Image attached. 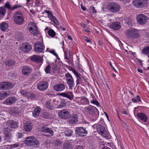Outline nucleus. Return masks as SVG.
Masks as SVG:
<instances>
[{"label": "nucleus", "instance_id": "1", "mask_svg": "<svg viewBox=\"0 0 149 149\" xmlns=\"http://www.w3.org/2000/svg\"><path fill=\"white\" fill-rule=\"evenodd\" d=\"M24 141L27 145L35 147H37L39 144V142L38 139L32 136L27 137Z\"/></svg>", "mask_w": 149, "mask_h": 149}, {"label": "nucleus", "instance_id": "2", "mask_svg": "<svg viewBox=\"0 0 149 149\" xmlns=\"http://www.w3.org/2000/svg\"><path fill=\"white\" fill-rule=\"evenodd\" d=\"M13 17L15 22L18 25L22 24L24 21L23 16L20 12H15L14 14Z\"/></svg>", "mask_w": 149, "mask_h": 149}, {"label": "nucleus", "instance_id": "3", "mask_svg": "<svg viewBox=\"0 0 149 149\" xmlns=\"http://www.w3.org/2000/svg\"><path fill=\"white\" fill-rule=\"evenodd\" d=\"M126 36L128 38L134 39L139 36L137 30L135 29H130L127 30L126 32Z\"/></svg>", "mask_w": 149, "mask_h": 149}, {"label": "nucleus", "instance_id": "4", "mask_svg": "<svg viewBox=\"0 0 149 149\" xmlns=\"http://www.w3.org/2000/svg\"><path fill=\"white\" fill-rule=\"evenodd\" d=\"M66 83L70 89H72L74 85V82L72 75L67 73L65 75Z\"/></svg>", "mask_w": 149, "mask_h": 149}, {"label": "nucleus", "instance_id": "5", "mask_svg": "<svg viewBox=\"0 0 149 149\" xmlns=\"http://www.w3.org/2000/svg\"><path fill=\"white\" fill-rule=\"evenodd\" d=\"M97 131L103 136L107 137L108 136V133L105 130V128L101 125H95Z\"/></svg>", "mask_w": 149, "mask_h": 149}, {"label": "nucleus", "instance_id": "6", "mask_svg": "<svg viewBox=\"0 0 149 149\" xmlns=\"http://www.w3.org/2000/svg\"><path fill=\"white\" fill-rule=\"evenodd\" d=\"M147 3V0H134L133 4L135 6L142 8L146 5Z\"/></svg>", "mask_w": 149, "mask_h": 149}, {"label": "nucleus", "instance_id": "7", "mask_svg": "<svg viewBox=\"0 0 149 149\" xmlns=\"http://www.w3.org/2000/svg\"><path fill=\"white\" fill-rule=\"evenodd\" d=\"M148 19L147 16L143 14H139L137 15L136 20L138 23L142 25L145 24Z\"/></svg>", "mask_w": 149, "mask_h": 149}, {"label": "nucleus", "instance_id": "8", "mask_svg": "<svg viewBox=\"0 0 149 149\" xmlns=\"http://www.w3.org/2000/svg\"><path fill=\"white\" fill-rule=\"evenodd\" d=\"M44 48L45 46L41 42H37L34 44V50L37 53H40Z\"/></svg>", "mask_w": 149, "mask_h": 149}, {"label": "nucleus", "instance_id": "9", "mask_svg": "<svg viewBox=\"0 0 149 149\" xmlns=\"http://www.w3.org/2000/svg\"><path fill=\"white\" fill-rule=\"evenodd\" d=\"M58 115L60 118L62 119H66L70 117V113L65 109L60 111L58 113Z\"/></svg>", "mask_w": 149, "mask_h": 149}, {"label": "nucleus", "instance_id": "10", "mask_svg": "<svg viewBox=\"0 0 149 149\" xmlns=\"http://www.w3.org/2000/svg\"><path fill=\"white\" fill-rule=\"evenodd\" d=\"M75 132L78 136L82 137L86 136L87 133L85 129L82 127H76Z\"/></svg>", "mask_w": 149, "mask_h": 149}, {"label": "nucleus", "instance_id": "11", "mask_svg": "<svg viewBox=\"0 0 149 149\" xmlns=\"http://www.w3.org/2000/svg\"><path fill=\"white\" fill-rule=\"evenodd\" d=\"M120 8V7L119 5L115 3H111L109 5V9L111 12L116 13L118 11Z\"/></svg>", "mask_w": 149, "mask_h": 149}, {"label": "nucleus", "instance_id": "12", "mask_svg": "<svg viewBox=\"0 0 149 149\" xmlns=\"http://www.w3.org/2000/svg\"><path fill=\"white\" fill-rule=\"evenodd\" d=\"M69 70L70 71H72L73 73L74 74L75 76L77 78V85L79 84L80 82L82 80L81 77H80L81 74L78 72L74 68H73L71 67L69 68Z\"/></svg>", "mask_w": 149, "mask_h": 149}, {"label": "nucleus", "instance_id": "13", "mask_svg": "<svg viewBox=\"0 0 149 149\" xmlns=\"http://www.w3.org/2000/svg\"><path fill=\"white\" fill-rule=\"evenodd\" d=\"M58 95L63 97H66L70 100H72L74 97L73 93L71 92L67 91L66 92L58 93Z\"/></svg>", "mask_w": 149, "mask_h": 149}, {"label": "nucleus", "instance_id": "14", "mask_svg": "<svg viewBox=\"0 0 149 149\" xmlns=\"http://www.w3.org/2000/svg\"><path fill=\"white\" fill-rule=\"evenodd\" d=\"M22 51L25 53L29 52L32 49L31 46L29 44L25 43L21 45L20 47Z\"/></svg>", "mask_w": 149, "mask_h": 149}, {"label": "nucleus", "instance_id": "15", "mask_svg": "<svg viewBox=\"0 0 149 149\" xmlns=\"http://www.w3.org/2000/svg\"><path fill=\"white\" fill-rule=\"evenodd\" d=\"M13 85L10 83L3 82L0 83V89H8L11 88L13 87Z\"/></svg>", "mask_w": 149, "mask_h": 149}, {"label": "nucleus", "instance_id": "16", "mask_svg": "<svg viewBox=\"0 0 149 149\" xmlns=\"http://www.w3.org/2000/svg\"><path fill=\"white\" fill-rule=\"evenodd\" d=\"M48 85V83L47 81L39 82L38 84L37 88L40 91H44L47 88Z\"/></svg>", "mask_w": 149, "mask_h": 149}, {"label": "nucleus", "instance_id": "17", "mask_svg": "<svg viewBox=\"0 0 149 149\" xmlns=\"http://www.w3.org/2000/svg\"><path fill=\"white\" fill-rule=\"evenodd\" d=\"M44 12L48 14V17L49 18V19L53 22L54 24L58 25H59V23L58 21L54 17L51 11L46 10H45Z\"/></svg>", "mask_w": 149, "mask_h": 149}, {"label": "nucleus", "instance_id": "18", "mask_svg": "<svg viewBox=\"0 0 149 149\" xmlns=\"http://www.w3.org/2000/svg\"><path fill=\"white\" fill-rule=\"evenodd\" d=\"M17 100V98L14 97H10L4 101V103L8 105H11L14 103Z\"/></svg>", "mask_w": 149, "mask_h": 149}, {"label": "nucleus", "instance_id": "19", "mask_svg": "<svg viewBox=\"0 0 149 149\" xmlns=\"http://www.w3.org/2000/svg\"><path fill=\"white\" fill-rule=\"evenodd\" d=\"M65 88L64 84L59 83L54 85V90L57 91H61L64 90Z\"/></svg>", "mask_w": 149, "mask_h": 149}, {"label": "nucleus", "instance_id": "20", "mask_svg": "<svg viewBox=\"0 0 149 149\" xmlns=\"http://www.w3.org/2000/svg\"><path fill=\"white\" fill-rule=\"evenodd\" d=\"M32 69L31 68L26 66L23 67L22 72V74L24 75L27 76L29 75L32 72Z\"/></svg>", "mask_w": 149, "mask_h": 149}, {"label": "nucleus", "instance_id": "21", "mask_svg": "<svg viewBox=\"0 0 149 149\" xmlns=\"http://www.w3.org/2000/svg\"><path fill=\"white\" fill-rule=\"evenodd\" d=\"M21 6L19 5H16L13 6H12L9 2L6 3L4 5V7L11 10H13L17 9L21 7Z\"/></svg>", "mask_w": 149, "mask_h": 149}, {"label": "nucleus", "instance_id": "22", "mask_svg": "<svg viewBox=\"0 0 149 149\" xmlns=\"http://www.w3.org/2000/svg\"><path fill=\"white\" fill-rule=\"evenodd\" d=\"M31 60L36 63H40L42 62V58L39 56L34 55L32 56Z\"/></svg>", "mask_w": 149, "mask_h": 149}, {"label": "nucleus", "instance_id": "23", "mask_svg": "<svg viewBox=\"0 0 149 149\" xmlns=\"http://www.w3.org/2000/svg\"><path fill=\"white\" fill-rule=\"evenodd\" d=\"M8 125L9 127L13 129L18 127V124L17 122L13 120H9L8 122Z\"/></svg>", "mask_w": 149, "mask_h": 149}, {"label": "nucleus", "instance_id": "24", "mask_svg": "<svg viewBox=\"0 0 149 149\" xmlns=\"http://www.w3.org/2000/svg\"><path fill=\"white\" fill-rule=\"evenodd\" d=\"M41 111V109L38 107H36L33 111V115L35 118L37 117Z\"/></svg>", "mask_w": 149, "mask_h": 149}, {"label": "nucleus", "instance_id": "25", "mask_svg": "<svg viewBox=\"0 0 149 149\" xmlns=\"http://www.w3.org/2000/svg\"><path fill=\"white\" fill-rule=\"evenodd\" d=\"M110 27L114 30H117L120 28V24L119 22H113L111 24Z\"/></svg>", "mask_w": 149, "mask_h": 149}, {"label": "nucleus", "instance_id": "26", "mask_svg": "<svg viewBox=\"0 0 149 149\" xmlns=\"http://www.w3.org/2000/svg\"><path fill=\"white\" fill-rule=\"evenodd\" d=\"M137 117L141 120L146 122L148 120V117L143 113H138L137 114Z\"/></svg>", "mask_w": 149, "mask_h": 149}, {"label": "nucleus", "instance_id": "27", "mask_svg": "<svg viewBox=\"0 0 149 149\" xmlns=\"http://www.w3.org/2000/svg\"><path fill=\"white\" fill-rule=\"evenodd\" d=\"M33 126L31 123H26L24 125V130L27 132H30L32 130Z\"/></svg>", "mask_w": 149, "mask_h": 149}, {"label": "nucleus", "instance_id": "28", "mask_svg": "<svg viewBox=\"0 0 149 149\" xmlns=\"http://www.w3.org/2000/svg\"><path fill=\"white\" fill-rule=\"evenodd\" d=\"M42 132L44 133H48L49 134V135L48 136H52L54 134V131L51 128H42Z\"/></svg>", "mask_w": 149, "mask_h": 149}, {"label": "nucleus", "instance_id": "29", "mask_svg": "<svg viewBox=\"0 0 149 149\" xmlns=\"http://www.w3.org/2000/svg\"><path fill=\"white\" fill-rule=\"evenodd\" d=\"M10 94V92L8 91L0 92V100H1L5 97L9 96Z\"/></svg>", "mask_w": 149, "mask_h": 149}, {"label": "nucleus", "instance_id": "30", "mask_svg": "<svg viewBox=\"0 0 149 149\" xmlns=\"http://www.w3.org/2000/svg\"><path fill=\"white\" fill-rule=\"evenodd\" d=\"M3 131L4 134H12L14 131L13 129H11L10 127H5L3 129Z\"/></svg>", "mask_w": 149, "mask_h": 149}, {"label": "nucleus", "instance_id": "31", "mask_svg": "<svg viewBox=\"0 0 149 149\" xmlns=\"http://www.w3.org/2000/svg\"><path fill=\"white\" fill-rule=\"evenodd\" d=\"M45 105L46 108L49 109H53L54 108L53 105L51 104V100H49L45 102Z\"/></svg>", "mask_w": 149, "mask_h": 149}, {"label": "nucleus", "instance_id": "32", "mask_svg": "<svg viewBox=\"0 0 149 149\" xmlns=\"http://www.w3.org/2000/svg\"><path fill=\"white\" fill-rule=\"evenodd\" d=\"M15 37L19 40H21L24 38V35L23 33L20 32H16Z\"/></svg>", "mask_w": 149, "mask_h": 149}, {"label": "nucleus", "instance_id": "33", "mask_svg": "<svg viewBox=\"0 0 149 149\" xmlns=\"http://www.w3.org/2000/svg\"><path fill=\"white\" fill-rule=\"evenodd\" d=\"M5 8L3 7H0V18H3L5 15L6 13Z\"/></svg>", "mask_w": 149, "mask_h": 149}, {"label": "nucleus", "instance_id": "34", "mask_svg": "<svg viewBox=\"0 0 149 149\" xmlns=\"http://www.w3.org/2000/svg\"><path fill=\"white\" fill-rule=\"evenodd\" d=\"M8 27V24L6 22H3L0 25V28L2 31H5Z\"/></svg>", "mask_w": 149, "mask_h": 149}, {"label": "nucleus", "instance_id": "35", "mask_svg": "<svg viewBox=\"0 0 149 149\" xmlns=\"http://www.w3.org/2000/svg\"><path fill=\"white\" fill-rule=\"evenodd\" d=\"M10 113L13 115L19 113L21 112L17 108H13L10 109Z\"/></svg>", "mask_w": 149, "mask_h": 149}, {"label": "nucleus", "instance_id": "36", "mask_svg": "<svg viewBox=\"0 0 149 149\" xmlns=\"http://www.w3.org/2000/svg\"><path fill=\"white\" fill-rule=\"evenodd\" d=\"M77 122V116L76 114L73 115L71 117V119L69 120V122L70 123H76Z\"/></svg>", "mask_w": 149, "mask_h": 149}, {"label": "nucleus", "instance_id": "37", "mask_svg": "<svg viewBox=\"0 0 149 149\" xmlns=\"http://www.w3.org/2000/svg\"><path fill=\"white\" fill-rule=\"evenodd\" d=\"M15 63L14 60H8L6 62V65L8 66H12L14 65Z\"/></svg>", "mask_w": 149, "mask_h": 149}, {"label": "nucleus", "instance_id": "38", "mask_svg": "<svg viewBox=\"0 0 149 149\" xmlns=\"http://www.w3.org/2000/svg\"><path fill=\"white\" fill-rule=\"evenodd\" d=\"M66 106V102L64 100H62L60 104L57 106V108L61 109L65 107Z\"/></svg>", "mask_w": 149, "mask_h": 149}, {"label": "nucleus", "instance_id": "39", "mask_svg": "<svg viewBox=\"0 0 149 149\" xmlns=\"http://www.w3.org/2000/svg\"><path fill=\"white\" fill-rule=\"evenodd\" d=\"M4 139L6 142H10V139L12 137V134H4Z\"/></svg>", "mask_w": 149, "mask_h": 149}, {"label": "nucleus", "instance_id": "40", "mask_svg": "<svg viewBox=\"0 0 149 149\" xmlns=\"http://www.w3.org/2000/svg\"><path fill=\"white\" fill-rule=\"evenodd\" d=\"M93 108L96 109V110H97V109L94 107H88L87 108L88 112L91 114L93 115L95 114V112Z\"/></svg>", "mask_w": 149, "mask_h": 149}, {"label": "nucleus", "instance_id": "41", "mask_svg": "<svg viewBox=\"0 0 149 149\" xmlns=\"http://www.w3.org/2000/svg\"><path fill=\"white\" fill-rule=\"evenodd\" d=\"M142 53L144 54H149V46L146 47L143 49L142 51Z\"/></svg>", "mask_w": 149, "mask_h": 149}, {"label": "nucleus", "instance_id": "42", "mask_svg": "<svg viewBox=\"0 0 149 149\" xmlns=\"http://www.w3.org/2000/svg\"><path fill=\"white\" fill-rule=\"evenodd\" d=\"M36 96V95L35 94L32 93H29V94H28L27 97H28V99H30L31 100H33L34 99Z\"/></svg>", "mask_w": 149, "mask_h": 149}, {"label": "nucleus", "instance_id": "43", "mask_svg": "<svg viewBox=\"0 0 149 149\" xmlns=\"http://www.w3.org/2000/svg\"><path fill=\"white\" fill-rule=\"evenodd\" d=\"M29 31L33 33H38V30L37 28L36 30L35 31V29L33 27H30L29 28Z\"/></svg>", "mask_w": 149, "mask_h": 149}, {"label": "nucleus", "instance_id": "44", "mask_svg": "<svg viewBox=\"0 0 149 149\" xmlns=\"http://www.w3.org/2000/svg\"><path fill=\"white\" fill-rule=\"evenodd\" d=\"M72 130L68 129L65 132V134L66 136H70L72 135Z\"/></svg>", "mask_w": 149, "mask_h": 149}, {"label": "nucleus", "instance_id": "45", "mask_svg": "<svg viewBox=\"0 0 149 149\" xmlns=\"http://www.w3.org/2000/svg\"><path fill=\"white\" fill-rule=\"evenodd\" d=\"M50 114L47 112H44L43 113L42 116L44 118H48L50 116Z\"/></svg>", "mask_w": 149, "mask_h": 149}, {"label": "nucleus", "instance_id": "46", "mask_svg": "<svg viewBox=\"0 0 149 149\" xmlns=\"http://www.w3.org/2000/svg\"><path fill=\"white\" fill-rule=\"evenodd\" d=\"M20 92L22 95L25 96H27L29 94V93L27 92L24 90H21Z\"/></svg>", "mask_w": 149, "mask_h": 149}, {"label": "nucleus", "instance_id": "47", "mask_svg": "<svg viewBox=\"0 0 149 149\" xmlns=\"http://www.w3.org/2000/svg\"><path fill=\"white\" fill-rule=\"evenodd\" d=\"M48 34L49 36L52 37L55 36L56 35L55 32L52 29H51L49 31Z\"/></svg>", "mask_w": 149, "mask_h": 149}, {"label": "nucleus", "instance_id": "48", "mask_svg": "<svg viewBox=\"0 0 149 149\" xmlns=\"http://www.w3.org/2000/svg\"><path fill=\"white\" fill-rule=\"evenodd\" d=\"M72 149L71 145L70 143L65 144L64 146L63 149Z\"/></svg>", "mask_w": 149, "mask_h": 149}, {"label": "nucleus", "instance_id": "49", "mask_svg": "<svg viewBox=\"0 0 149 149\" xmlns=\"http://www.w3.org/2000/svg\"><path fill=\"white\" fill-rule=\"evenodd\" d=\"M29 26H30L31 27H33L35 29V31L36 30L37 26L34 22H30L28 24Z\"/></svg>", "mask_w": 149, "mask_h": 149}, {"label": "nucleus", "instance_id": "50", "mask_svg": "<svg viewBox=\"0 0 149 149\" xmlns=\"http://www.w3.org/2000/svg\"><path fill=\"white\" fill-rule=\"evenodd\" d=\"M52 70L53 72L56 73V71L58 69V68L56 65H53L52 68Z\"/></svg>", "mask_w": 149, "mask_h": 149}, {"label": "nucleus", "instance_id": "51", "mask_svg": "<svg viewBox=\"0 0 149 149\" xmlns=\"http://www.w3.org/2000/svg\"><path fill=\"white\" fill-rule=\"evenodd\" d=\"M50 66L49 65L46 67L45 70L47 73H49L50 72Z\"/></svg>", "mask_w": 149, "mask_h": 149}, {"label": "nucleus", "instance_id": "52", "mask_svg": "<svg viewBox=\"0 0 149 149\" xmlns=\"http://www.w3.org/2000/svg\"><path fill=\"white\" fill-rule=\"evenodd\" d=\"M91 103L92 104H93L94 105H96L97 106H99V102L96 100H92L91 101Z\"/></svg>", "mask_w": 149, "mask_h": 149}, {"label": "nucleus", "instance_id": "53", "mask_svg": "<svg viewBox=\"0 0 149 149\" xmlns=\"http://www.w3.org/2000/svg\"><path fill=\"white\" fill-rule=\"evenodd\" d=\"M90 10L93 13H96L95 8L93 6H92L90 7Z\"/></svg>", "mask_w": 149, "mask_h": 149}, {"label": "nucleus", "instance_id": "54", "mask_svg": "<svg viewBox=\"0 0 149 149\" xmlns=\"http://www.w3.org/2000/svg\"><path fill=\"white\" fill-rule=\"evenodd\" d=\"M19 146V145L18 144H14L12 145H10V148H14L17 147H18Z\"/></svg>", "mask_w": 149, "mask_h": 149}, {"label": "nucleus", "instance_id": "55", "mask_svg": "<svg viewBox=\"0 0 149 149\" xmlns=\"http://www.w3.org/2000/svg\"><path fill=\"white\" fill-rule=\"evenodd\" d=\"M126 22L128 25H130L132 23V20L130 19H127L126 20Z\"/></svg>", "mask_w": 149, "mask_h": 149}, {"label": "nucleus", "instance_id": "56", "mask_svg": "<svg viewBox=\"0 0 149 149\" xmlns=\"http://www.w3.org/2000/svg\"><path fill=\"white\" fill-rule=\"evenodd\" d=\"M49 52L53 54L56 57H58V55L56 53L54 50H53L49 51Z\"/></svg>", "mask_w": 149, "mask_h": 149}, {"label": "nucleus", "instance_id": "57", "mask_svg": "<svg viewBox=\"0 0 149 149\" xmlns=\"http://www.w3.org/2000/svg\"><path fill=\"white\" fill-rule=\"evenodd\" d=\"M84 39L87 42H90L91 43V41L86 36H84Z\"/></svg>", "mask_w": 149, "mask_h": 149}, {"label": "nucleus", "instance_id": "58", "mask_svg": "<svg viewBox=\"0 0 149 149\" xmlns=\"http://www.w3.org/2000/svg\"><path fill=\"white\" fill-rule=\"evenodd\" d=\"M74 149H84L82 146H77Z\"/></svg>", "mask_w": 149, "mask_h": 149}, {"label": "nucleus", "instance_id": "59", "mask_svg": "<svg viewBox=\"0 0 149 149\" xmlns=\"http://www.w3.org/2000/svg\"><path fill=\"white\" fill-rule=\"evenodd\" d=\"M109 64L110 65V66H111V68H112V69H113V70H114V71L116 72H117V71L113 67V65H112V64L111 63V61H110L109 62Z\"/></svg>", "mask_w": 149, "mask_h": 149}, {"label": "nucleus", "instance_id": "60", "mask_svg": "<svg viewBox=\"0 0 149 149\" xmlns=\"http://www.w3.org/2000/svg\"><path fill=\"white\" fill-rule=\"evenodd\" d=\"M137 101H138L139 102H141V100L140 99V97L139 95H137L136 97Z\"/></svg>", "mask_w": 149, "mask_h": 149}, {"label": "nucleus", "instance_id": "61", "mask_svg": "<svg viewBox=\"0 0 149 149\" xmlns=\"http://www.w3.org/2000/svg\"><path fill=\"white\" fill-rule=\"evenodd\" d=\"M29 11L33 15H34L36 13V12L32 10H30Z\"/></svg>", "mask_w": 149, "mask_h": 149}, {"label": "nucleus", "instance_id": "62", "mask_svg": "<svg viewBox=\"0 0 149 149\" xmlns=\"http://www.w3.org/2000/svg\"><path fill=\"white\" fill-rule=\"evenodd\" d=\"M81 26L84 28H85V27H86V26L85 24H83V23H81Z\"/></svg>", "mask_w": 149, "mask_h": 149}, {"label": "nucleus", "instance_id": "63", "mask_svg": "<svg viewBox=\"0 0 149 149\" xmlns=\"http://www.w3.org/2000/svg\"><path fill=\"white\" fill-rule=\"evenodd\" d=\"M67 37L70 40H72V37L70 35H68L67 36Z\"/></svg>", "mask_w": 149, "mask_h": 149}, {"label": "nucleus", "instance_id": "64", "mask_svg": "<svg viewBox=\"0 0 149 149\" xmlns=\"http://www.w3.org/2000/svg\"><path fill=\"white\" fill-rule=\"evenodd\" d=\"M60 28L61 29L62 31H65V28L62 27V26H60Z\"/></svg>", "mask_w": 149, "mask_h": 149}]
</instances>
